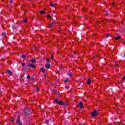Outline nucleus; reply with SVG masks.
Segmentation results:
<instances>
[{
	"mask_svg": "<svg viewBox=\"0 0 125 125\" xmlns=\"http://www.w3.org/2000/svg\"><path fill=\"white\" fill-rule=\"evenodd\" d=\"M30 62H31L32 63H36V62H37V61H36V60L35 59H32L30 60Z\"/></svg>",
	"mask_w": 125,
	"mask_h": 125,
	"instance_id": "obj_8",
	"label": "nucleus"
},
{
	"mask_svg": "<svg viewBox=\"0 0 125 125\" xmlns=\"http://www.w3.org/2000/svg\"><path fill=\"white\" fill-rule=\"evenodd\" d=\"M69 76H70V77H72L73 76V74H68Z\"/></svg>",
	"mask_w": 125,
	"mask_h": 125,
	"instance_id": "obj_28",
	"label": "nucleus"
},
{
	"mask_svg": "<svg viewBox=\"0 0 125 125\" xmlns=\"http://www.w3.org/2000/svg\"><path fill=\"white\" fill-rule=\"evenodd\" d=\"M59 33H60L61 31L60 30L58 31Z\"/></svg>",
	"mask_w": 125,
	"mask_h": 125,
	"instance_id": "obj_36",
	"label": "nucleus"
},
{
	"mask_svg": "<svg viewBox=\"0 0 125 125\" xmlns=\"http://www.w3.org/2000/svg\"><path fill=\"white\" fill-rule=\"evenodd\" d=\"M74 54H77V52H74Z\"/></svg>",
	"mask_w": 125,
	"mask_h": 125,
	"instance_id": "obj_33",
	"label": "nucleus"
},
{
	"mask_svg": "<svg viewBox=\"0 0 125 125\" xmlns=\"http://www.w3.org/2000/svg\"><path fill=\"white\" fill-rule=\"evenodd\" d=\"M105 15H106V16H108V14H106Z\"/></svg>",
	"mask_w": 125,
	"mask_h": 125,
	"instance_id": "obj_35",
	"label": "nucleus"
},
{
	"mask_svg": "<svg viewBox=\"0 0 125 125\" xmlns=\"http://www.w3.org/2000/svg\"><path fill=\"white\" fill-rule=\"evenodd\" d=\"M83 11H85V10H84V11H83Z\"/></svg>",
	"mask_w": 125,
	"mask_h": 125,
	"instance_id": "obj_39",
	"label": "nucleus"
},
{
	"mask_svg": "<svg viewBox=\"0 0 125 125\" xmlns=\"http://www.w3.org/2000/svg\"><path fill=\"white\" fill-rule=\"evenodd\" d=\"M55 3H51L50 4V6L51 7H53V6H54V5H55Z\"/></svg>",
	"mask_w": 125,
	"mask_h": 125,
	"instance_id": "obj_11",
	"label": "nucleus"
},
{
	"mask_svg": "<svg viewBox=\"0 0 125 125\" xmlns=\"http://www.w3.org/2000/svg\"><path fill=\"white\" fill-rule=\"evenodd\" d=\"M113 4H115V3H113Z\"/></svg>",
	"mask_w": 125,
	"mask_h": 125,
	"instance_id": "obj_38",
	"label": "nucleus"
},
{
	"mask_svg": "<svg viewBox=\"0 0 125 125\" xmlns=\"http://www.w3.org/2000/svg\"><path fill=\"white\" fill-rule=\"evenodd\" d=\"M16 122H17V125H21V122H20V118L19 117L18 118Z\"/></svg>",
	"mask_w": 125,
	"mask_h": 125,
	"instance_id": "obj_3",
	"label": "nucleus"
},
{
	"mask_svg": "<svg viewBox=\"0 0 125 125\" xmlns=\"http://www.w3.org/2000/svg\"><path fill=\"white\" fill-rule=\"evenodd\" d=\"M119 64V62H116L115 63V67H116V68L118 67Z\"/></svg>",
	"mask_w": 125,
	"mask_h": 125,
	"instance_id": "obj_9",
	"label": "nucleus"
},
{
	"mask_svg": "<svg viewBox=\"0 0 125 125\" xmlns=\"http://www.w3.org/2000/svg\"><path fill=\"white\" fill-rule=\"evenodd\" d=\"M29 112H30V109H27L24 110L25 115H29Z\"/></svg>",
	"mask_w": 125,
	"mask_h": 125,
	"instance_id": "obj_4",
	"label": "nucleus"
},
{
	"mask_svg": "<svg viewBox=\"0 0 125 125\" xmlns=\"http://www.w3.org/2000/svg\"><path fill=\"white\" fill-rule=\"evenodd\" d=\"M55 102L56 103H58V100H55Z\"/></svg>",
	"mask_w": 125,
	"mask_h": 125,
	"instance_id": "obj_23",
	"label": "nucleus"
},
{
	"mask_svg": "<svg viewBox=\"0 0 125 125\" xmlns=\"http://www.w3.org/2000/svg\"><path fill=\"white\" fill-rule=\"evenodd\" d=\"M37 91H39L40 90V88L37 87Z\"/></svg>",
	"mask_w": 125,
	"mask_h": 125,
	"instance_id": "obj_27",
	"label": "nucleus"
},
{
	"mask_svg": "<svg viewBox=\"0 0 125 125\" xmlns=\"http://www.w3.org/2000/svg\"><path fill=\"white\" fill-rule=\"evenodd\" d=\"M23 22L27 23V20H26V19L23 20Z\"/></svg>",
	"mask_w": 125,
	"mask_h": 125,
	"instance_id": "obj_19",
	"label": "nucleus"
},
{
	"mask_svg": "<svg viewBox=\"0 0 125 125\" xmlns=\"http://www.w3.org/2000/svg\"><path fill=\"white\" fill-rule=\"evenodd\" d=\"M2 36H3V37H4L5 36V33H2Z\"/></svg>",
	"mask_w": 125,
	"mask_h": 125,
	"instance_id": "obj_26",
	"label": "nucleus"
},
{
	"mask_svg": "<svg viewBox=\"0 0 125 125\" xmlns=\"http://www.w3.org/2000/svg\"><path fill=\"white\" fill-rule=\"evenodd\" d=\"M6 74H8L9 76H12V72H11L9 70L6 71Z\"/></svg>",
	"mask_w": 125,
	"mask_h": 125,
	"instance_id": "obj_6",
	"label": "nucleus"
},
{
	"mask_svg": "<svg viewBox=\"0 0 125 125\" xmlns=\"http://www.w3.org/2000/svg\"><path fill=\"white\" fill-rule=\"evenodd\" d=\"M41 70L42 72V73H44V72H45V70H44V68H43L42 67L41 68Z\"/></svg>",
	"mask_w": 125,
	"mask_h": 125,
	"instance_id": "obj_12",
	"label": "nucleus"
},
{
	"mask_svg": "<svg viewBox=\"0 0 125 125\" xmlns=\"http://www.w3.org/2000/svg\"><path fill=\"white\" fill-rule=\"evenodd\" d=\"M51 56H52V57H51V60H52V58H53V55H51Z\"/></svg>",
	"mask_w": 125,
	"mask_h": 125,
	"instance_id": "obj_32",
	"label": "nucleus"
},
{
	"mask_svg": "<svg viewBox=\"0 0 125 125\" xmlns=\"http://www.w3.org/2000/svg\"><path fill=\"white\" fill-rule=\"evenodd\" d=\"M121 36H119V37H118L115 38V40H116V41H119V40H120V39H121Z\"/></svg>",
	"mask_w": 125,
	"mask_h": 125,
	"instance_id": "obj_13",
	"label": "nucleus"
},
{
	"mask_svg": "<svg viewBox=\"0 0 125 125\" xmlns=\"http://www.w3.org/2000/svg\"><path fill=\"white\" fill-rule=\"evenodd\" d=\"M47 17L48 18V19H49L50 20V19H51V17H50V16H49V15H48L47 16Z\"/></svg>",
	"mask_w": 125,
	"mask_h": 125,
	"instance_id": "obj_15",
	"label": "nucleus"
},
{
	"mask_svg": "<svg viewBox=\"0 0 125 125\" xmlns=\"http://www.w3.org/2000/svg\"><path fill=\"white\" fill-rule=\"evenodd\" d=\"M69 82V79H66L64 81V83H68Z\"/></svg>",
	"mask_w": 125,
	"mask_h": 125,
	"instance_id": "obj_18",
	"label": "nucleus"
},
{
	"mask_svg": "<svg viewBox=\"0 0 125 125\" xmlns=\"http://www.w3.org/2000/svg\"><path fill=\"white\" fill-rule=\"evenodd\" d=\"M40 13H41V14H44V12H43V11H40Z\"/></svg>",
	"mask_w": 125,
	"mask_h": 125,
	"instance_id": "obj_17",
	"label": "nucleus"
},
{
	"mask_svg": "<svg viewBox=\"0 0 125 125\" xmlns=\"http://www.w3.org/2000/svg\"><path fill=\"white\" fill-rule=\"evenodd\" d=\"M54 24L53 22H51L49 24V28H51L52 27V25Z\"/></svg>",
	"mask_w": 125,
	"mask_h": 125,
	"instance_id": "obj_10",
	"label": "nucleus"
},
{
	"mask_svg": "<svg viewBox=\"0 0 125 125\" xmlns=\"http://www.w3.org/2000/svg\"><path fill=\"white\" fill-rule=\"evenodd\" d=\"M11 122L13 123V124H14V122H13V121H14L13 119H11Z\"/></svg>",
	"mask_w": 125,
	"mask_h": 125,
	"instance_id": "obj_30",
	"label": "nucleus"
},
{
	"mask_svg": "<svg viewBox=\"0 0 125 125\" xmlns=\"http://www.w3.org/2000/svg\"><path fill=\"white\" fill-rule=\"evenodd\" d=\"M27 79L29 80V79H30V75H27Z\"/></svg>",
	"mask_w": 125,
	"mask_h": 125,
	"instance_id": "obj_24",
	"label": "nucleus"
},
{
	"mask_svg": "<svg viewBox=\"0 0 125 125\" xmlns=\"http://www.w3.org/2000/svg\"><path fill=\"white\" fill-rule=\"evenodd\" d=\"M48 123H49V120H47L46 121V124H48Z\"/></svg>",
	"mask_w": 125,
	"mask_h": 125,
	"instance_id": "obj_22",
	"label": "nucleus"
},
{
	"mask_svg": "<svg viewBox=\"0 0 125 125\" xmlns=\"http://www.w3.org/2000/svg\"><path fill=\"white\" fill-rule=\"evenodd\" d=\"M59 104V105H63V102H62V101H60Z\"/></svg>",
	"mask_w": 125,
	"mask_h": 125,
	"instance_id": "obj_16",
	"label": "nucleus"
},
{
	"mask_svg": "<svg viewBox=\"0 0 125 125\" xmlns=\"http://www.w3.org/2000/svg\"><path fill=\"white\" fill-rule=\"evenodd\" d=\"M78 106H79L80 107L81 109H82L83 107V103H80L79 105H77V107H78Z\"/></svg>",
	"mask_w": 125,
	"mask_h": 125,
	"instance_id": "obj_5",
	"label": "nucleus"
},
{
	"mask_svg": "<svg viewBox=\"0 0 125 125\" xmlns=\"http://www.w3.org/2000/svg\"><path fill=\"white\" fill-rule=\"evenodd\" d=\"M91 83V81H90V79H88V81L87 82V83L88 84H89Z\"/></svg>",
	"mask_w": 125,
	"mask_h": 125,
	"instance_id": "obj_14",
	"label": "nucleus"
},
{
	"mask_svg": "<svg viewBox=\"0 0 125 125\" xmlns=\"http://www.w3.org/2000/svg\"><path fill=\"white\" fill-rule=\"evenodd\" d=\"M13 2L12 1H11L10 3H12Z\"/></svg>",
	"mask_w": 125,
	"mask_h": 125,
	"instance_id": "obj_34",
	"label": "nucleus"
},
{
	"mask_svg": "<svg viewBox=\"0 0 125 125\" xmlns=\"http://www.w3.org/2000/svg\"><path fill=\"white\" fill-rule=\"evenodd\" d=\"M30 66L31 68H33V69H35V68H36V66L33 64H30Z\"/></svg>",
	"mask_w": 125,
	"mask_h": 125,
	"instance_id": "obj_7",
	"label": "nucleus"
},
{
	"mask_svg": "<svg viewBox=\"0 0 125 125\" xmlns=\"http://www.w3.org/2000/svg\"><path fill=\"white\" fill-rule=\"evenodd\" d=\"M123 80H125V76L122 78V81H123Z\"/></svg>",
	"mask_w": 125,
	"mask_h": 125,
	"instance_id": "obj_31",
	"label": "nucleus"
},
{
	"mask_svg": "<svg viewBox=\"0 0 125 125\" xmlns=\"http://www.w3.org/2000/svg\"><path fill=\"white\" fill-rule=\"evenodd\" d=\"M124 57H125V54H124Z\"/></svg>",
	"mask_w": 125,
	"mask_h": 125,
	"instance_id": "obj_37",
	"label": "nucleus"
},
{
	"mask_svg": "<svg viewBox=\"0 0 125 125\" xmlns=\"http://www.w3.org/2000/svg\"><path fill=\"white\" fill-rule=\"evenodd\" d=\"M110 36V34H107V35H106V38H108V36Z\"/></svg>",
	"mask_w": 125,
	"mask_h": 125,
	"instance_id": "obj_25",
	"label": "nucleus"
},
{
	"mask_svg": "<svg viewBox=\"0 0 125 125\" xmlns=\"http://www.w3.org/2000/svg\"><path fill=\"white\" fill-rule=\"evenodd\" d=\"M25 57H26L25 56V55H21V58H25Z\"/></svg>",
	"mask_w": 125,
	"mask_h": 125,
	"instance_id": "obj_21",
	"label": "nucleus"
},
{
	"mask_svg": "<svg viewBox=\"0 0 125 125\" xmlns=\"http://www.w3.org/2000/svg\"><path fill=\"white\" fill-rule=\"evenodd\" d=\"M21 66H25V63H22L21 64Z\"/></svg>",
	"mask_w": 125,
	"mask_h": 125,
	"instance_id": "obj_29",
	"label": "nucleus"
},
{
	"mask_svg": "<svg viewBox=\"0 0 125 125\" xmlns=\"http://www.w3.org/2000/svg\"><path fill=\"white\" fill-rule=\"evenodd\" d=\"M45 67L46 69H49L50 68V63H47L45 64Z\"/></svg>",
	"mask_w": 125,
	"mask_h": 125,
	"instance_id": "obj_2",
	"label": "nucleus"
},
{
	"mask_svg": "<svg viewBox=\"0 0 125 125\" xmlns=\"http://www.w3.org/2000/svg\"><path fill=\"white\" fill-rule=\"evenodd\" d=\"M91 115L92 117H96L97 115H98V112H97V111L94 110L92 112H91Z\"/></svg>",
	"mask_w": 125,
	"mask_h": 125,
	"instance_id": "obj_1",
	"label": "nucleus"
},
{
	"mask_svg": "<svg viewBox=\"0 0 125 125\" xmlns=\"http://www.w3.org/2000/svg\"><path fill=\"white\" fill-rule=\"evenodd\" d=\"M46 61L47 62H50V60L49 59H47Z\"/></svg>",
	"mask_w": 125,
	"mask_h": 125,
	"instance_id": "obj_20",
	"label": "nucleus"
}]
</instances>
